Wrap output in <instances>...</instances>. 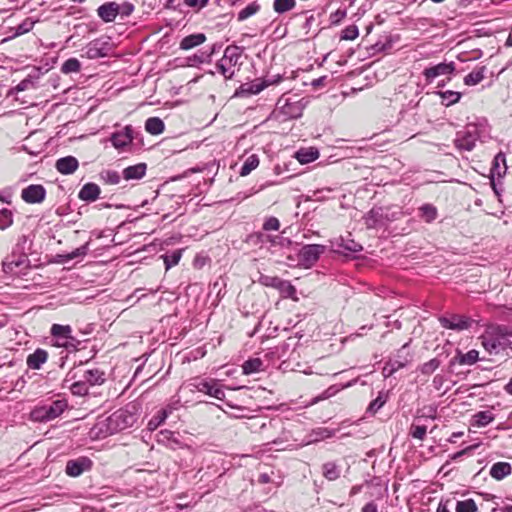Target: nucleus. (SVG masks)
I'll list each match as a JSON object with an SVG mask.
<instances>
[{
	"label": "nucleus",
	"mask_w": 512,
	"mask_h": 512,
	"mask_svg": "<svg viewBox=\"0 0 512 512\" xmlns=\"http://www.w3.org/2000/svg\"><path fill=\"white\" fill-rule=\"evenodd\" d=\"M262 364L263 362L259 358L249 359L242 365L243 373L245 375L256 373L261 370Z\"/></svg>",
	"instance_id": "obj_30"
},
{
	"label": "nucleus",
	"mask_w": 512,
	"mask_h": 512,
	"mask_svg": "<svg viewBox=\"0 0 512 512\" xmlns=\"http://www.w3.org/2000/svg\"><path fill=\"white\" fill-rule=\"evenodd\" d=\"M345 17H346V11L338 9L334 13L331 14L330 20H331V23L338 24Z\"/></svg>",
	"instance_id": "obj_53"
},
{
	"label": "nucleus",
	"mask_w": 512,
	"mask_h": 512,
	"mask_svg": "<svg viewBox=\"0 0 512 512\" xmlns=\"http://www.w3.org/2000/svg\"><path fill=\"white\" fill-rule=\"evenodd\" d=\"M81 64L76 58L66 60L62 65V72L65 74L76 73L80 70Z\"/></svg>",
	"instance_id": "obj_36"
},
{
	"label": "nucleus",
	"mask_w": 512,
	"mask_h": 512,
	"mask_svg": "<svg viewBox=\"0 0 512 512\" xmlns=\"http://www.w3.org/2000/svg\"><path fill=\"white\" fill-rule=\"evenodd\" d=\"M440 365V362L438 359L434 358V359H431L430 361L424 363L422 366H421V372L423 374H426V375H429V374H432Z\"/></svg>",
	"instance_id": "obj_45"
},
{
	"label": "nucleus",
	"mask_w": 512,
	"mask_h": 512,
	"mask_svg": "<svg viewBox=\"0 0 512 512\" xmlns=\"http://www.w3.org/2000/svg\"><path fill=\"white\" fill-rule=\"evenodd\" d=\"M120 11V5L115 2L103 4L97 10L99 17L105 22L114 21Z\"/></svg>",
	"instance_id": "obj_14"
},
{
	"label": "nucleus",
	"mask_w": 512,
	"mask_h": 512,
	"mask_svg": "<svg viewBox=\"0 0 512 512\" xmlns=\"http://www.w3.org/2000/svg\"><path fill=\"white\" fill-rule=\"evenodd\" d=\"M205 40L206 37L203 33L192 34L182 39L180 43V48L183 50H189L198 45H201L205 42Z\"/></svg>",
	"instance_id": "obj_20"
},
{
	"label": "nucleus",
	"mask_w": 512,
	"mask_h": 512,
	"mask_svg": "<svg viewBox=\"0 0 512 512\" xmlns=\"http://www.w3.org/2000/svg\"><path fill=\"white\" fill-rule=\"evenodd\" d=\"M260 282L267 286L273 287L280 291L282 297L291 298L294 301H298L295 287L288 281L282 280L278 277L262 276Z\"/></svg>",
	"instance_id": "obj_4"
},
{
	"label": "nucleus",
	"mask_w": 512,
	"mask_h": 512,
	"mask_svg": "<svg viewBox=\"0 0 512 512\" xmlns=\"http://www.w3.org/2000/svg\"><path fill=\"white\" fill-rule=\"evenodd\" d=\"M145 129L152 135H159L164 131V123L158 117H151L146 120Z\"/></svg>",
	"instance_id": "obj_24"
},
{
	"label": "nucleus",
	"mask_w": 512,
	"mask_h": 512,
	"mask_svg": "<svg viewBox=\"0 0 512 512\" xmlns=\"http://www.w3.org/2000/svg\"><path fill=\"white\" fill-rule=\"evenodd\" d=\"M479 358V352L475 349L468 351L467 353H458L457 361L461 365H473Z\"/></svg>",
	"instance_id": "obj_28"
},
{
	"label": "nucleus",
	"mask_w": 512,
	"mask_h": 512,
	"mask_svg": "<svg viewBox=\"0 0 512 512\" xmlns=\"http://www.w3.org/2000/svg\"><path fill=\"white\" fill-rule=\"evenodd\" d=\"M474 419L478 427H484L494 420V416L489 411H481L474 415Z\"/></svg>",
	"instance_id": "obj_35"
},
{
	"label": "nucleus",
	"mask_w": 512,
	"mask_h": 512,
	"mask_svg": "<svg viewBox=\"0 0 512 512\" xmlns=\"http://www.w3.org/2000/svg\"><path fill=\"white\" fill-rule=\"evenodd\" d=\"M86 55L89 59H95L103 57L106 54L101 51V48L98 47L97 42H91L86 48Z\"/></svg>",
	"instance_id": "obj_44"
},
{
	"label": "nucleus",
	"mask_w": 512,
	"mask_h": 512,
	"mask_svg": "<svg viewBox=\"0 0 512 512\" xmlns=\"http://www.w3.org/2000/svg\"><path fill=\"white\" fill-rule=\"evenodd\" d=\"M456 146L459 149L470 151L475 146V138L471 135L463 136L461 138L456 139Z\"/></svg>",
	"instance_id": "obj_37"
},
{
	"label": "nucleus",
	"mask_w": 512,
	"mask_h": 512,
	"mask_svg": "<svg viewBox=\"0 0 512 512\" xmlns=\"http://www.w3.org/2000/svg\"><path fill=\"white\" fill-rule=\"evenodd\" d=\"M295 157L301 164H307L318 159L319 152L317 149L312 147L300 149L298 152H296Z\"/></svg>",
	"instance_id": "obj_21"
},
{
	"label": "nucleus",
	"mask_w": 512,
	"mask_h": 512,
	"mask_svg": "<svg viewBox=\"0 0 512 512\" xmlns=\"http://www.w3.org/2000/svg\"><path fill=\"white\" fill-rule=\"evenodd\" d=\"M332 246L336 252L342 253L344 251L348 252H359L362 250V246L355 242L354 240L340 237L332 242Z\"/></svg>",
	"instance_id": "obj_16"
},
{
	"label": "nucleus",
	"mask_w": 512,
	"mask_h": 512,
	"mask_svg": "<svg viewBox=\"0 0 512 512\" xmlns=\"http://www.w3.org/2000/svg\"><path fill=\"white\" fill-rule=\"evenodd\" d=\"M78 160L73 156L63 157L57 160L56 169L64 175L72 174L78 168Z\"/></svg>",
	"instance_id": "obj_15"
},
{
	"label": "nucleus",
	"mask_w": 512,
	"mask_h": 512,
	"mask_svg": "<svg viewBox=\"0 0 512 512\" xmlns=\"http://www.w3.org/2000/svg\"><path fill=\"white\" fill-rule=\"evenodd\" d=\"M281 80L282 77L280 75L273 76L271 79H255L252 82L241 85L236 94L244 96L255 95L270 85L278 84Z\"/></svg>",
	"instance_id": "obj_5"
},
{
	"label": "nucleus",
	"mask_w": 512,
	"mask_h": 512,
	"mask_svg": "<svg viewBox=\"0 0 512 512\" xmlns=\"http://www.w3.org/2000/svg\"><path fill=\"white\" fill-rule=\"evenodd\" d=\"M146 172V164L139 163L134 166H129L124 169L123 177L125 180H138L141 179Z\"/></svg>",
	"instance_id": "obj_18"
},
{
	"label": "nucleus",
	"mask_w": 512,
	"mask_h": 512,
	"mask_svg": "<svg viewBox=\"0 0 512 512\" xmlns=\"http://www.w3.org/2000/svg\"><path fill=\"white\" fill-rule=\"evenodd\" d=\"M439 321L444 328L457 331L467 330L472 324L470 318L461 315H453L450 318L442 317Z\"/></svg>",
	"instance_id": "obj_8"
},
{
	"label": "nucleus",
	"mask_w": 512,
	"mask_h": 512,
	"mask_svg": "<svg viewBox=\"0 0 512 512\" xmlns=\"http://www.w3.org/2000/svg\"><path fill=\"white\" fill-rule=\"evenodd\" d=\"M295 5V0H274L273 9L276 13L283 14L292 10Z\"/></svg>",
	"instance_id": "obj_32"
},
{
	"label": "nucleus",
	"mask_w": 512,
	"mask_h": 512,
	"mask_svg": "<svg viewBox=\"0 0 512 512\" xmlns=\"http://www.w3.org/2000/svg\"><path fill=\"white\" fill-rule=\"evenodd\" d=\"M379 212L371 210L365 217V224L368 228H374L378 222Z\"/></svg>",
	"instance_id": "obj_47"
},
{
	"label": "nucleus",
	"mask_w": 512,
	"mask_h": 512,
	"mask_svg": "<svg viewBox=\"0 0 512 512\" xmlns=\"http://www.w3.org/2000/svg\"><path fill=\"white\" fill-rule=\"evenodd\" d=\"M66 407L64 400H56L50 405L35 407L30 413V418L37 422L50 421L59 417Z\"/></svg>",
	"instance_id": "obj_2"
},
{
	"label": "nucleus",
	"mask_w": 512,
	"mask_h": 512,
	"mask_svg": "<svg viewBox=\"0 0 512 512\" xmlns=\"http://www.w3.org/2000/svg\"><path fill=\"white\" fill-rule=\"evenodd\" d=\"M51 335L56 339L55 345L61 348H69L73 346L72 328L69 325L53 324L51 327Z\"/></svg>",
	"instance_id": "obj_6"
},
{
	"label": "nucleus",
	"mask_w": 512,
	"mask_h": 512,
	"mask_svg": "<svg viewBox=\"0 0 512 512\" xmlns=\"http://www.w3.org/2000/svg\"><path fill=\"white\" fill-rule=\"evenodd\" d=\"M217 70L226 78L231 79L234 75L233 66L227 63L223 58L216 65Z\"/></svg>",
	"instance_id": "obj_38"
},
{
	"label": "nucleus",
	"mask_w": 512,
	"mask_h": 512,
	"mask_svg": "<svg viewBox=\"0 0 512 512\" xmlns=\"http://www.w3.org/2000/svg\"><path fill=\"white\" fill-rule=\"evenodd\" d=\"M133 130L131 126H126L122 131L115 132L111 135V143L117 150L129 146L133 141Z\"/></svg>",
	"instance_id": "obj_10"
},
{
	"label": "nucleus",
	"mask_w": 512,
	"mask_h": 512,
	"mask_svg": "<svg viewBox=\"0 0 512 512\" xmlns=\"http://www.w3.org/2000/svg\"><path fill=\"white\" fill-rule=\"evenodd\" d=\"M84 378L91 385L101 384L104 381L103 373L97 369L86 371Z\"/></svg>",
	"instance_id": "obj_40"
},
{
	"label": "nucleus",
	"mask_w": 512,
	"mask_h": 512,
	"mask_svg": "<svg viewBox=\"0 0 512 512\" xmlns=\"http://www.w3.org/2000/svg\"><path fill=\"white\" fill-rule=\"evenodd\" d=\"M259 165V158L257 155L253 154L250 155L244 162L243 166L240 170L241 176H247L251 173L254 169H256Z\"/></svg>",
	"instance_id": "obj_29"
},
{
	"label": "nucleus",
	"mask_w": 512,
	"mask_h": 512,
	"mask_svg": "<svg viewBox=\"0 0 512 512\" xmlns=\"http://www.w3.org/2000/svg\"><path fill=\"white\" fill-rule=\"evenodd\" d=\"M92 461L87 457H80L74 460H69L66 464V473L71 477H77L83 472L90 470Z\"/></svg>",
	"instance_id": "obj_9"
},
{
	"label": "nucleus",
	"mask_w": 512,
	"mask_h": 512,
	"mask_svg": "<svg viewBox=\"0 0 512 512\" xmlns=\"http://www.w3.org/2000/svg\"><path fill=\"white\" fill-rule=\"evenodd\" d=\"M325 251V247L319 244H310L305 245L299 251V261L305 267H311L323 254Z\"/></svg>",
	"instance_id": "obj_7"
},
{
	"label": "nucleus",
	"mask_w": 512,
	"mask_h": 512,
	"mask_svg": "<svg viewBox=\"0 0 512 512\" xmlns=\"http://www.w3.org/2000/svg\"><path fill=\"white\" fill-rule=\"evenodd\" d=\"M260 10V5L257 2H253L247 5L238 13V20L244 21L245 19L253 16Z\"/></svg>",
	"instance_id": "obj_34"
},
{
	"label": "nucleus",
	"mask_w": 512,
	"mask_h": 512,
	"mask_svg": "<svg viewBox=\"0 0 512 512\" xmlns=\"http://www.w3.org/2000/svg\"><path fill=\"white\" fill-rule=\"evenodd\" d=\"M45 189L42 185H30L22 190V199L27 203H40L45 198Z\"/></svg>",
	"instance_id": "obj_12"
},
{
	"label": "nucleus",
	"mask_w": 512,
	"mask_h": 512,
	"mask_svg": "<svg viewBox=\"0 0 512 512\" xmlns=\"http://www.w3.org/2000/svg\"><path fill=\"white\" fill-rule=\"evenodd\" d=\"M323 475L329 481H334L340 477V470L337 465L332 462L325 463L323 465Z\"/></svg>",
	"instance_id": "obj_31"
},
{
	"label": "nucleus",
	"mask_w": 512,
	"mask_h": 512,
	"mask_svg": "<svg viewBox=\"0 0 512 512\" xmlns=\"http://www.w3.org/2000/svg\"><path fill=\"white\" fill-rule=\"evenodd\" d=\"M506 45L507 46H512V31L510 32L507 40H506Z\"/></svg>",
	"instance_id": "obj_64"
},
{
	"label": "nucleus",
	"mask_w": 512,
	"mask_h": 512,
	"mask_svg": "<svg viewBox=\"0 0 512 512\" xmlns=\"http://www.w3.org/2000/svg\"><path fill=\"white\" fill-rule=\"evenodd\" d=\"M13 223L12 212L8 209L0 210V229L4 230Z\"/></svg>",
	"instance_id": "obj_42"
},
{
	"label": "nucleus",
	"mask_w": 512,
	"mask_h": 512,
	"mask_svg": "<svg viewBox=\"0 0 512 512\" xmlns=\"http://www.w3.org/2000/svg\"><path fill=\"white\" fill-rule=\"evenodd\" d=\"M240 56L241 51L239 47L228 46L224 51L223 59L234 67L238 63Z\"/></svg>",
	"instance_id": "obj_27"
},
{
	"label": "nucleus",
	"mask_w": 512,
	"mask_h": 512,
	"mask_svg": "<svg viewBox=\"0 0 512 512\" xmlns=\"http://www.w3.org/2000/svg\"><path fill=\"white\" fill-rule=\"evenodd\" d=\"M27 84H28V82H27V81H22L21 83H19V84L17 85V90H18V91H22V90H24Z\"/></svg>",
	"instance_id": "obj_59"
},
{
	"label": "nucleus",
	"mask_w": 512,
	"mask_h": 512,
	"mask_svg": "<svg viewBox=\"0 0 512 512\" xmlns=\"http://www.w3.org/2000/svg\"><path fill=\"white\" fill-rule=\"evenodd\" d=\"M385 403V400L381 397L376 398L369 406V410L376 411L380 409Z\"/></svg>",
	"instance_id": "obj_54"
},
{
	"label": "nucleus",
	"mask_w": 512,
	"mask_h": 512,
	"mask_svg": "<svg viewBox=\"0 0 512 512\" xmlns=\"http://www.w3.org/2000/svg\"><path fill=\"white\" fill-rule=\"evenodd\" d=\"M86 253H87V245H84V246H81V247L73 250L71 253L67 254L66 258L68 260H71V259H74V258H77L80 256H84Z\"/></svg>",
	"instance_id": "obj_52"
},
{
	"label": "nucleus",
	"mask_w": 512,
	"mask_h": 512,
	"mask_svg": "<svg viewBox=\"0 0 512 512\" xmlns=\"http://www.w3.org/2000/svg\"><path fill=\"white\" fill-rule=\"evenodd\" d=\"M358 36V28L356 26H349L343 31L342 39L354 40Z\"/></svg>",
	"instance_id": "obj_48"
},
{
	"label": "nucleus",
	"mask_w": 512,
	"mask_h": 512,
	"mask_svg": "<svg viewBox=\"0 0 512 512\" xmlns=\"http://www.w3.org/2000/svg\"><path fill=\"white\" fill-rule=\"evenodd\" d=\"M510 473H511V466L509 463H506V462H498V463L494 464L490 470V475L497 480L503 479L505 476L509 475Z\"/></svg>",
	"instance_id": "obj_23"
},
{
	"label": "nucleus",
	"mask_w": 512,
	"mask_h": 512,
	"mask_svg": "<svg viewBox=\"0 0 512 512\" xmlns=\"http://www.w3.org/2000/svg\"><path fill=\"white\" fill-rule=\"evenodd\" d=\"M485 67H479L464 77V83L468 86H474L484 79Z\"/></svg>",
	"instance_id": "obj_26"
},
{
	"label": "nucleus",
	"mask_w": 512,
	"mask_h": 512,
	"mask_svg": "<svg viewBox=\"0 0 512 512\" xmlns=\"http://www.w3.org/2000/svg\"><path fill=\"white\" fill-rule=\"evenodd\" d=\"M361 512H378V508L374 502H369L364 505Z\"/></svg>",
	"instance_id": "obj_56"
},
{
	"label": "nucleus",
	"mask_w": 512,
	"mask_h": 512,
	"mask_svg": "<svg viewBox=\"0 0 512 512\" xmlns=\"http://www.w3.org/2000/svg\"><path fill=\"white\" fill-rule=\"evenodd\" d=\"M174 408L168 407L166 409L160 410L157 415H155L149 422H148V429L153 431L157 429L168 417V415L172 412Z\"/></svg>",
	"instance_id": "obj_25"
},
{
	"label": "nucleus",
	"mask_w": 512,
	"mask_h": 512,
	"mask_svg": "<svg viewBox=\"0 0 512 512\" xmlns=\"http://www.w3.org/2000/svg\"><path fill=\"white\" fill-rule=\"evenodd\" d=\"M477 507L472 499L459 501L456 506V512H476Z\"/></svg>",
	"instance_id": "obj_43"
},
{
	"label": "nucleus",
	"mask_w": 512,
	"mask_h": 512,
	"mask_svg": "<svg viewBox=\"0 0 512 512\" xmlns=\"http://www.w3.org/2000/svg\"><path fill=\"white\" fill-rule=\"evenodd\" d=\"M410 434L413 438L423 440L426 435L425 426H412Z\"/></svg>",
	"instance_id": "obj_49"
},
{
	"label": "nucleus",
	"mask_w": 512,
	"mask_h": 512,
	"mask_svg": "<svg viewBox=\"0 0 512 512\" xmlns=\"http://www.w3.org/2000/svg\"><path fill=\"white\" fill-rule=\"evenodd\" d=\"M71 391L75 395H84L87 393L88 389L85 384L81 382H76L71 386Z\"/></svg>",
	"instance_id": "obj_51"
},
{
	"label": "nucleus",
	"mask_w": 512,
	"mask_h": 512,
	"mask_svg": "<svg viewBox=\"0 0 512 512\" xmlns=\"http://www.w3.org/2000/svg\"><path fill=\"white\" fill-rule=\"evenodd\" d=\"M209 0H185V4L189 7H204Z\"/></svg>",
	"instance_id": "obj_55"
},
{
	"label": "nucleus",
	"mask_w": 512,
	"mask_h": 512,
	"mask_svg": "<svg viewBox=\"0 0 512 512\" xmlns=\"http://www.w3.org/2000/svg\"><path fill=\"white\" fill-rule=\"evenodd\" d=\"M134 423V416L126 410H118L106 419L107 431L110 434L124 430Z\"/></svg>",
	"instance_id": "obj_3"
},
{
	"label": "nucleus",
	"mask_w": 512,
	"mask_h": 512,
	"mask_svg": "<svg viewBox=\"0 0 512 512\" xmlns=\"http://www.w3.org/2000/svg\"><path fill=\"white\" fill-rule=\"evenodd\" d=\"M512 332H508L505 327L489 326L481 336L482 346L489 354H498L508 345V336Z\"/></svg>",
	"instance_id": "obj_1"
},
{
	"label": "nucleus",
	"mask_w": 512,
	"mask_h": 512,
	"mask_svg": "<svg viewBox=\"0 0 512 512\" xmlns=\"http://www.w3.org/2000/svg\"><path fill=\"white\" fill-rule=\"evenodd\" d=\"M437 512H450L449 509L444 505H439Z\"/></svg>",
	"instance_id": "obj_62"
},
{
	"label": "nucleus",
	"mask_w": 512,
	"mask_h": 512,
	"mask_svg": "<svg viewBox=\"0 0 512 512\" xmlns=\"http://www.w3.org/2000/svg\"><path fill=\"white\" fill-rule=\"evenodd\" d=\"M29 28H24L23 25H20L17 29L16 35L23 34L25 32H28Z\"/></svg>",
	"instance_id": "obj_58"
},
{
	"label": "nucleus",
	"mask_w": 512,
	"mask_h": 512,
	"mask_svg": "<svg viewBox=\"0 0 512 512\" xmlns=\"http://www.w3.org/2000/svg\"><path fill=\"white\" fill-rule=\"evenodd\" d=\"M303 106L299 102H286L281 107L283 115L290 118H297L302 115Z\"/></svg>",
	"instance_id": "obj_22"
},
{
	"label": "nucleus",
	"mask_w": 512,
	"mask_h": 512,
	"mask_svg": "<svg viewBox=\"0 0 512 512\" xmlns=\"http://www.w3.org/2000/svg\"><path fill=\"white\" fill-rule=\"evenodd\" d=\"M421 216L426 222H432L437 216V210L432 205H424L420 208Z\"/></svg>",
	"instance_id": "obj_41"
},
{
	"label": "nucleus",
	"mask_w": 512,
	"mask_h": 512,
	"mask_svg": "<svg viewBox=\"0 0 512 512\" xmlns=\"http://www.w3.org/2000/svg\"><path fill=\"white\" fill-rule=\"evenodd\" d=\"M48 354L43 349H37L34 353L30 354L27 358V365L31 369H39L42 364L47 361Z\"/></svg>",
	"instance_id": "obj_19"
},
{
	"label": "nucleus",
	"mask_w": 512,
	"mask_h": 512,
	"mask_svg": "<svg viewBox=\"0 0 512 512\" xmlns=\"http://www.w3.org/2000/svg\"><path fill=\"white\" fill-rule=\"evenodd\" d=\"M441 97L443 103L445 102L446 106H450L452 104L457 103L461 98V93L456 91H443L438 93Z\"/></svg>",
	"instance_id": "obj_33"
},
{
	"label": "nucleus",
	"mask_w": 512,
	"mask_h": 512,
	"mask_svg": "<svg viewBox=\"0 0 512 512\" xmlns=\"http://www.w3.org/2000/svg\"><path fill=\"white\" fill-rule=\"evenodd\" d=\"M196 388L199 392L206 393L218 400H223L225 397L224 391L214 380L201 381L197 384Z\"/></svg>",
	"instance_id": "obj_13"
},
{
	"label": "nucleus",
	"mask_w": 512,
	"mask_h": 512,
	"mask_svg": "<svg viewBox=\"0 0 512 512\" xmlns=\"http://www.w3.org/2000/svg\"><path fill=\"white\" fill-rule=\"evenodd\" d=\"M505 390L507 391V393L512 395V378L510 379V381L506 385Z\"/></svg>",
	"instance_id": "obj_60"
},
{
	"label": "nucleus",
	"mask_w": 512,
	"mask_h": 512,
	"mask_svg": "<svg viewBox=\"0 0 512 512\" xmlns=\"http://www.w3.org/2000/svg\"><path fill=\"white\" fill-rule=\"evenodd\" d=\"M455 70L453 63H439L433 67L424 70L423 75L428 82H432L436 77L453 73Z\"/></svg>",
	"instance_id": "obj_11"
},
{
	"label": "nucleus",
	"mask_w": 512,
	"mask_h": 512,
	"mask_svg": "<svg viewBox=\"0 0 512 512\" xmlns=\"http://www.w3.org/2000/svg\"><path fill=\"white\" fill-rule=\"evenodd\" d=\"M100 194V188L94 183L85 184L80 192L79 198L84 201H95Z\"/></svg>",
	"instance_id": "obj_17"
},
{
	"label": "nucleus",
	"mask_w": 512,
	"mask_h": 512,
	"mask_svg": "<svg viewBox=\"0 0 512 512\" xmlns=\"http://www.w3.org/2000/svg\"><path fill=\"white\" fill-rule=\"evenodd\" d=\"M280 227V223H279V220L275 217H270L268 218L264 225H263V228L267 231H270V230H278Z\"/></svg>",
	"instance_id": "obj_50"
},
{
	"label": "nucleus",
	"mask_w": 512,
	"mask_h": 512,
	"mask_svg": "<svg viewBox=\"0 0 512 512\" xmlns=\"http://www.w3.org/2000/svg\"><path fill=\"white\" fill-rule=\"evenodd\" d=\"M120 7H121L120 13H122L124 15H129L134 9L133 5L130 3H125L123 5H120Z\"/></svg>",
	"instance_id": "obj_57"
},
{
	"label": "nucleus",
	"mask_w": 512,
	"mask_h": 512,
	"mask_svg": "<svg viewBox=\"0 0 512 512\" xmlns=\"http://www.w3.org/2000/svg\"><path fill=\"white\" fill-rule=\"evenodd\" d=\"M463 435V432H455L452 434V438L450 439L451 442H454L453 438H458Z\"/></svg>",
	"instance_id": "obj_63"
},
{
	"label": "nucleus",
	"mask_w": 512,
	"mask_h": 512,
	"mask_svg": "<svg viewBox=\"0 0 512 512\" xmlns=\"http://www.w3.org/2000/svg\"><path fill=\"white\" fill-rule=\"evenodd\" d=\"M100 178L107 184L115 185L120 182V175L116 171L104 170L100 173Z\"/></svg>",
	"instance_id": "obj_39"
},
{
	"label": "nucleus",
	"mask_w": 512,
	"mask_h": 512,
	"mask_svg": "<svg viewBox=\"0 0 512 512\" xmlns=\"http://www.w3.org/2000/svg\"><path fill=\"white\" fill-rule=\"evenodd\" d=\"M259 480H260L262 483H267V482H269V476H268L267 474H262V475H260Z\"/></svg>",
	"instance_id": "obj_61"
},
{
	"label": "nucleus",
	"mask_w": 512,
	"mask_h": 512,
	"mask_svg": "<svg viewBox=\"0 0 512 512\" xmlns=\"http://www.w3.org/2000/svg\"><path fill=\"white\" fill-rule=\"evenodd\" d=\"M180 258H181V252L180 251H175L171 255H166L164 257V262L166 264V269H169L170 267L178 264Z\"/></svg>",
	"instance_id": "obj_46"
}]
</instances>
